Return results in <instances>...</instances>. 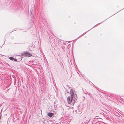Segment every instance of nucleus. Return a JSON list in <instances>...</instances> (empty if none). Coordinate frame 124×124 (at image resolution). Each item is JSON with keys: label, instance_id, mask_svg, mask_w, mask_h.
Here are the masks:
<instances>
[{"label": "nucleus", "instance_id": "6", "mask_svg": "<svg viewBox=\"0 0 124 124\" xmlns=\"http://www.w3.org/2000/svg\"><path fill=\"white\" fill-rule=\"evenodd\" d=\"M30 12H31V17H32V16L33 14L32 13V12H31V10H30Z\"/></svg>", "mask_w": 124, "mask_h": 124}, {"label": "nucleus", "instance_id": "1", "mask_svg": "<svg viewBox=\"0 0 124 124\" xmlns=\"http://www.w3.org/2000/svg\"><path fill=\"white\" fill-rule=\"evenodd\" d=\"M73 98L70 97L68 96L67 98L68 103L69 104L72 103V104H74L75 102V100H73Z\"/></svg>", "mask_w": 124, "mask_h": 124}, {"label": "nucleus", "instance_id": "3", "mask_svg": "<svg viewBox=\"0 0 124 124\" xmlns=\"http://www.w3.org/2000/svg\"><path fill=\"white\" fill-rule=\"evenodd\" d=\"M70 97L72 98H73L74 94V93L73 90L72 89H71L70 91Z\"/></svg>", "mask_w": 124, "mask_h": 124}, {"label": "nucleus", "instance_id": "4", "mask_svg": "<svg viewBox=\"0 0 124 124\" xmlns=\"http://www.w3.org/2000/svg\"><path fill=\"white\" fill-rule=\"evenodd\" d=\"M9 59L13 61H14L15 62L17 61V59L11 57H9Z\"/></svg>", "mask_w": 124, "mask_h": 124}, {"label": "nucleus", "instance_id": "2", "mask_svg": "<svg viewBox=\"0 0 124 124\" xmlns=\"http://www.w3.org/2000/svg\"><path fill=\"white\" fill-rule=\"evenodd\" d=\"M22 55L23 56H27L28 57H30L31 56V55L30 53L28 52H26L23 54Z\"/></svg>", "mask_w": 124, "mask_h": 124}, {"label": "nucleus", "instance_id": "5", "mask_svg": "<svg viewBox=\"0 0 124 124\" xmlns=\"http://www.w3.org/2000/svg\"><path fill=\"white\" fill-rule=\"evenodd\" d=\"M47 115L49 117H52L54 116V114L53 113H47Z\"/></svg>", "mask_w": 124, "mask_h": 124}]
</instances>
